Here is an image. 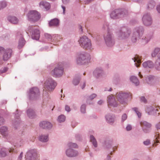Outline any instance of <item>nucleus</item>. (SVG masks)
<instances>
[{
    "instance_id": "79ce46f5",
    "label": "nucleus",
    "mask_w": 160,
    "mask_h": 160,
    "mask_svg": "<svg viewBox=\"0 0 160 160\" xmlns=\"http://www.w3.org/2000/svg\"><path fill=\"white\" fill-rule=\"evenodd\" d=\"M6 154L4 149H2L0 152V156L4 157L6 156Z\"/></svg>"
},
{
    "instance_id": "6e6552de",
    "label": "nucleus",
    "mask_w": 160,
    "mask_h": 160,
    "mask_svg": "<svg viewBox=\"0 0 160 160\" xmlns=\"http://www.w3.org/2000/svg\"><path fill=\"white\" fill-rule=\"evenodd\" d=\"M140 124L142 127V131L145 133L150 132L152 126V124L145 121L142 120L140 122Z\"/></svg>"
},
{
    "instance_id": "2f4dec72",
    "label": "nucleus",
    "mask_w": 160,
    "mask_h": 160,
    "mask_svg": "<svg viewBox=\"0 0 160 160\" xmlns=\"http://www.w3.org/2000/svg\"><path fill=\"white\" fill-rule=\"evenodd\" d=\"M8 19L10 22L13 24H17L18 22V19L15 17H9Z\"/></svg>"
},
{
    "instance_id": "423d86ee",
    "label": "nucleus",
    "mask_w": 160,
    "mask_h": 160,
    "mask_svg": "<svg viewBox=\"0 0 160 160\" xmlns=\"http://www.w3.org/2000/svg\"><path fill=\"white\" fill-rule=\"evenodd\" d=\"M104 38L105 43L107 46L112 47L115 44V39L113 34L108 31L107 34L104 35Z\"/></svg>"
},
{
    "instance_id": "20e7f679",
    "label": "nucleus",
    "mask_w": 160,
    "mask_h": 160,
    "mask_svg": "<svg viewBox=\"0 0 160 160\" xmlns=\"http://www.w3.org/2000/svg\"><path fill=\"white\" fill-rule=\"evenodd\" d=\"M79 43L82 47L86 49H90L92 48L91 40L86 36L80 38Z\"/></svg>"
},
{
    "instance_id": "864d4df0",
    "label": "nucleus",
    "mask_w": 160,
    "mask_h": 160,
    "mask_svg": "<svg viewBox=\"0 0 160 160\" xmlns=\"http://www.w3.org/2000/svg\"><path fill=\"white\" fill-rule=\"evenodd\" d=\"M4 122V119L0 117V125L2 124Z\"/></svg>"
},
{
    "instance_id": "72a5a7b5",
    "label": "nucleus",
    "mask_w": 160,
    "mask_h": 160,
    "mask_svg": "<svg viewBox=\"0 0 160 160\" xmlns=\"http://www.w3.org/2000/svg\"><path fill=\"white\" fill-rule=\"evenodd\" d=\"M27 114L30 118H32L34 117L35 113L32 109H29L27 111Z\"/></svg>"
},
{
    "instance_id": "c9c22d12",
    "label": "nucleus",
    "mask_w": 160,
    "mask_h": 160,
    "mask_svg": "<svg viewBox=\"0 0 160 160\" xmlns=\"http://www.w3.org/2000/svg\"><path fill=\"white\" fill-rule=\"evenodd\" d=\"M40 5L44 6L46 9H49L50 8V4L47 2H40Z\"/></svg>"
},
{
    "instance_id": "de8ad7c7",
    "label": "nucleus",
    "mask_w": 160,
    "mask_h": 160,
    "mask_svg": "<svg viewBox=\"0 0 160 160\" xmlns=\"http://www.w3.org/2000/svg\"><path fill=\"white\" fill-rule=\"evenodd\" d=\"M143 144L146 146H148L150 144V140L149 139H147L143 142Z\"/></svg>"
},
{
    "instance_id": "a878e982",
    "label": "nucleus",
    "mask_w": 160,
    "mask_h": 160,
    "mask_svg": "<svg viewBox=\"0 0 160 160\" xmlns=\"http://www.w3.org/2000/svg\"><path fill=\"white\" fill-rule=\"evenodd\" d=\"M154 77L153 76H148L147 78V81L148 84L150 85H153L155 82Z\"/></svg>"
},
{
    "instance_id": "f8f14e48",
    "label": "nucleus",
    "mask_w": 160,
    "mask_h": 160,
    "mask_svg": "<svg viewBox=\"0 0 160 160\" xmlns=\"http://www.w3.org/2000/svg\"><path fill=\"white\" fill-rule=\"evenodd\" d=\"M107 101L108 105L109 106L116 107L118 105L115 97L112 94L109 95L108 97Z\"/></svg>"
},
{
    "instance_id": "6e6d98bb",
    "label": "nucleus",
    "mask_w": 160,
    "mask_h": 160,
    "mask_svg": "<svg viewBox=\"0 0 160 160\" xmlns=\"http://www.w3.org/2000/svg\"><path fill=\"white\" fill-rule=\"evenodd\" d=\"M96 96V95L95 94H92L89 97L91 99H93Z\"/></svg>"
},
{
    "instance_id": "1a4fd4ad",
    "label": "nucleus",
    "mask_w": 160,
    "mask_h": 160,
    "mask_svg": "<svg viewBox=\"0 0 160 160\" xmlns=\"http://www.w3.org/2000/svg\"><path fill=\"white\" fill-rule=\"evenodd\" d=\"M28 17L29 20L36 21L39 20L40 16L39 13L36 11H30L28 14Z\"/></svg>"
},
{
    "instance_id": "c03bdc74",
    "label": "nucleus",
    "mask_w": 160,
    "mask_h": 160,
    "mask_svg": "<svg viewBox=\"0 0 160 160\" xmlns=\"http://www.w3.org/2000/svg\"><path fill=\"white\" fill-rule=\"evenodd\" d=\"M6 6V4L5 2H0V9L5 8Z\"/></svg>"
},
{
    "instance_id": "3c124183",
    "label": "nucleus",
    "mask_w": 160,
    "mask_h": 160,
    "mask_svg": "<svg viewBox=\"0 0 160 160\" xmlns=\"http://www.w3.org/2000/svg\"><path fill=\"white\" fill-rule=\"evenodd\" d=\"M79 82V81L78 79H75L73 81V84L75 85H78Z\"/></svg>"
},
{
    "instance_id": "69168bd1",
    "label": "nucleus",
    "mask_w": 160,
    "mask_h": 160,
    "mask_svg": "<svg viewBox=\"0 0 160 160\" xmlns=\"http://www.w3.org/2000/svg\"><path fill=\"white\" fill-rule=\"evenodd\" d=\"M133 0L135 2H137L138 3H140L142 1V0Z\"/></svg>"
},
{
    "instance_id": "e433bc0d",
    "label": "nucleus",
    "mask_w": 160,
    "mask_h": 160,
    "mask_svg": "<svg viewBox=\"0 0 160 160\" xmlns=\"http://www.w3.org/2000/svg\"><path fill=\"white\" fill-rule=\"evenodd\" d=\"M90 141L92 143L93 145L95 147H97V141L94 137L92 135L90 136Z\"/></svg>"
},
{
    "instance_id": "9b49d317",
    "label": "nucleus",
    "mask_w": 160,
    "mask_h": 160,
    "mask_svg": "<svg viewBox=\"0 0 160 160\" xmlns=\"http://www.w3.org/2000/svg\"><path fill=\"white\" fill-rule=\"evenodd\" d=\"M143 24L146 26L151 25L152 22V18L149 13H145L142 18Z\"/></svg>"
},
{
    "instance_id": "09e8293b",
    "label": "nucleus",
    "mask_w": 160,
    "mask_h": 160,
    "mask_svg": "<svg viewBox=\"0 0 160 160\" xmlns=\"http://www.w3.org/2000/svg\"><path fill=\"white\" fill-rule=\"evenodd\" d=\"M81 111L82 112L84 113L85 112V105H82L81 107Z\"/></svg>"
},
{
    "instance_id": "cd10ccee",
    "label": "nucleus",
    "mask_w": 160,
    "mask_h": 160,
    "mask_svg": "<svg viewBox=\"0 0 160 160\" xmlns=\"http://www.w3.org/2000/svg\"><path fill=\"white\" fill-rule=\"evenodd\" d=\"M130 80L136 86L139 85V82L137 77L134 76H132L130 78Z\"/></svg>"
},
{
    "instance_id": "0e129e2a",
    "label": "nucleus",
    "mask_w": 160,
    "mask_h": 160,
    "mask_svg": "<svg viewBox=\"0 0 160 160\" xmlns=\"http://www.w3.org/2000/svg\"><path fill=\"white\" fill-rule=\"evenodd\" d=\"M3 51L4 50L3 48L0 47V53H2Z\"/></svg>"
},
{
    "instance_id": "39448f33",
    "label": "nucleus",
    "mask_w": 160,
    "mask_h": 160,
    "mask_svg": "<svg viewBox=\"0 0 160 160\" xmlns=\"http://www.w3.org/2000/svg\"><path fill=\"white\" fill-rule=\"evenodd\" d=\"M116 96L120 103L124 104L127 103V98L129 96V94L128 92L121 91L117 92Z\"/></svg>"
},
{
    "instance_id": "f03ea898",
    "label": "nucleus",
    "mask_w": 160,
    "mask_h": 160,
    "mask_svg": "<svg viewBox=\"0 0 160 160\" xmlns=\"http://www.w3.org/2000/svg\"><path fill=\"white\" fill-rule=\"evenodd\" d=\"M128 10L124 8L116 9L112 12L110 14L111 18L117 19L127 17L128 15Z\"/></svg>"
},
{
    "instance_id": "a211bd4d",
    "label": "nucleus",
    "mask_w": 160,
    "mask_h": 160,
    "mask_svg": "<svg viewBox=\"0 0 160 160\" xmlns=\"http://www.w3.org/2000/svg\"><path fill=\"white\" fill-rule=\"evenodd\" d=\"M17 37V38H19L18 47L19 48H21L25 44L24 40L20 32H18Z\"/></svg>"
},
{
    "instance_id": "bb28decb",
    "label": "nucleus",
    "mask_w": 160,
    "mask_h": 160,
    "mask_svg": "<svg viewBox=\"0 0 160 160\" xmlns=\"http://www.w3.org/2000/svg\"><path fill=\"white\" fill-rule=\"evenodd\" d=\"M112 140H106L104 143V146L108 149L112 147Z\"/></svg>"
},
{
    "instance_id": "6ab92c4d",
    "label": "nucleus",
    "mask_w": 160,
    "mask_h": 160,
    "mask_svg": "<svg viewBox=\"0 0 160 160\" xmlns=\"http://www.w3.org/2000/svg\"><path fill=\"white\" fill-rule=\"evenodd\" d=\"M142 66L143 68L146 69L152 68H153L154 64L152 61H148L143 62Z\"/></svg>"
},
{
    "instance_id": "052dcab7",
    "label": "nucleus",
    "mask_w": 160,
    "mask_h": 160,
    "mask_svg": "<svg viewBox=\"0 0 160 160\" xmlns=\"http://www.w3.org/2000/svg\"><path fill=\"white\" fill-rule=\"evenodd\" d=\"M112 89L111 88H110L109 89H108V88H105V91H111Z\"/></svg>"
},
{
    "instance_id": "7c9ffc66",
    "label": "nucleus",
    "mask_w": 160,
    "mask_h": 160,
    "mask_svg": "<svg viewBox=\"0 0 160 160\" xmlns=\"http://www.w3.org/2000/svg\"><path fill=\"white\" fill-rule=\"evenodd\" d=\"M7 132L8 128L6 127H2L0 128V132L3 136H6L7 135Z\"/></svg>"
},
{
    "instance_id": "412c9836",
    "label": "nucleus",
    "mask_w": 160,
    "mask_h": 160,
    "mask_svg": "<svg viewBox=\"0 0 160 160\" xmlns=\"http://www.w3.org/2000/svg\"><path fill=\"white\" fill-rule=\"evenodd\" d=\"M40 126L43 128H49L52 127L51 123L46 121H43L40 123Z\"/></svg>"
},
{
    "instance_id": "c756f323",
    "label": "nucleus",
    "mask_w": 160,
    "mask_h": 160,
    "mask_svg": "<svg viewBox=\"0 0 160 160\" xmlns=\"http://www.w3.org/2000/svg\"><path fill=\"white\" fill-rule=\"evenodd\" d=\"M156 5L155 2L153 0H151L149 1L148 5V8L149 9H153Z\"/></svg>"
},
{
    "instance_id": "338daca9",
    "label": "nucleus",
    "mask_w": 160,
    "mask_h": 160,
    "mask_svg": "<svg viewBox=\"0 0 160 160\" xmlns=\"http://www.w3.org/2000/svg\"><path fill=\"white\" fill-rule=\"evenodd\" d=\"M138 75L141 78H142L143 77L142 75L141 74L140 72L138 73Z\"/></svg>"
},
{
    "instance_id": "9d476101",
    "label": "nucleus",
    "mask_w": 160,
    "mask_h": 160,
    "mask_svg": "<svg viewBox=\"0 0 160 160\" xmlns=\"http://www.w3.org/2000/svg\"><path fill=\"white\" fill-rule=\"evenodd\" d=\"M26 160H37L38 158V154L35 150H29L25 155Z\"/></svg>"
},
{
    "instance_id": "393cba45",
    "label": "nucleus",
    "mask_w": 160,
    "mask_h": 160,
    "mask_svg": "<svg viewBox=\"0 0 160 160\" xmlns=\"http://www.w3.org/2000/svg\"><path fill=\"white\" fill-rule=\"evenodd\" d=\"M132 60H134V61L135 63V65L137 67H139L141 63V59L140 57L138 55H136L134 58H132Z\"/></svg>"
},
{
    "instance_id": "5fc2aeb1",
    "label": "nucleus",
    "mask_w": 160,
    "mask_h": 160,
    "mask_svg": "<svg viewBox=\"0 0 160 160\" xmlns=\"http://www.w3.org/2000/svg\"><path fill=\"white\" fill-rule=\"evenodd\" d=\"M155 127L157 130L160 129V122L156 124L155 125Z\"/></svg>"
},
{
    "instance_id": "ddd939ff",
    "label": "nucleus",
    "mask_w": 160,
    "mask_h": 160,
    "mask_svg": "<svg viewBox=\"0 0 160 160\" xmlns=\"http://www.w3.org/2000/svg\"><path fill=\"white\" fill-rule=\"evenodd\" d=\"M89 55L86 54H81L77 60L78 64H84L88 62L90 59Z\"/></svg>"
},
{
    "instance_id": "dca6fc26",
    "label": "nucleus",
    "mask_w": 160,
    "mask_h": 160,
    "mask_svg": "<svg viewBox=\"0 0 160 160\" xmlns=\"http://www.w3.org/2000/svg\"><path fill=\"white\" fill-rule=\"evenodd\" d=\"M105 118L108 123L112 124L115 121V116L113 114H108L106 115Z\"/></svg>"
},
{
    "instance_id": "13d9d810",
    "label": "nucleus",
    "mask_w": 160,
    "mask_h": 160,
    "mask_svg": "<svg viewBox=\"0 0 160 160\" xmlns=\"http://www.w3.org/2000/svg\"><path fill=\"white\" fill-rule=\"evenodd\" d=\"M65 109L66 111H67L68 112H69L70 111V108L67 105H66L65 106Z\"/></svg>"
},
{
    "instance_id": "4468645a",
    "label": "nucleus",
    "mask_w": 160,
    "mask_h": 160,
    "mask_svg": "<svg viewBox=\"0 0 160 160\" xmlns=\"http://www.w3.org/2000/svg\"><path fill=\"white\" fill-rule=\"evenodd\" d=\"M51 73L53 76L55 77L61 76L63 73V68L62 65L60 67L59 66L56 67L54 70L52 71Z\"/></svg>"
},
{
    "instance_id": "4c0bfd02",
    "label": "nucleus",
    "mask_w": 160,
    "mask_h": 160,
    "mask_svg": "<svg viewBox=\"0 0 160 160\" xmlns=\"http://www.w3.org/2000/svg\"><path fill=\"white\" fill-rule=\"evenodd\" d=\"M39 140L42 142H46L48 140L47 136L41 135L39 137Z\"/></svg>"
},
{
    "instance_id": "473e14b6",
    "label": "nucleus",
    "mask_w": 160,
    "mask_h": 160,
    "mask_svg": "<svg viewBox=\"0 0 160 160\" xmlns=\"http://www.w3.org/2000/svg\"><path fill=\"white\" fill-rule=\"evenodd\" d=\"M160 52V48H155L152 53V56L155 57L158 53Z\"/></svg>"
},
{
    "instance_id": "e2e57ef3",
    "label": "nucleus",
    "mask_w": 160,
    "mask_h": 160,
    "mask_svg": "<svg viewBox=\"0 0 160 160\" xmlns=\"http://www.w3.org/2000/svg\"><path fill=\"white\" fill-rule=\"evenodd\" d=\"M23 153L22 152H21L20 154V156L19 157V160H21V158H22V156Z\"/></svg>"
},
{
    "instance_id": "2eb2a0df",
    "label": "nucleus",
    "mask_w": 160,
    "mask_h": 160,
    "mask_svg": "<svg viewBox=\"0 0 160 160\" xmlns=\"http://www.w3.org/2000/svg\"><path fill=\"white\" fill-rule=\"evenodd\" d=\"M39 90L37 88H33L30 90L29 96L30 98L35 97L38 95Z\"/></svg>"
},
{
    "instance_id": "774afa93",
    "label": "nucleus",
    "mask_w": 160,
    "mask_h": 160,
    "mask_svg": "<svg viewBox=\"0 0 160 160\" xmlns=\"http://www.w3.org/2000/svg\"><path fill=\"white\" fill-rule=\"evenodd\" d=\"M62 9H63V14H64L65 11V7H64V6H62Z\"/></svg>"
},
{
    "instance_id": "680f3d73",
    "label": "nucleus",
    "mask_w": 160,
    "mask_h": 160,
    "mask_svg": "<svg viewBox=\"0 0 160 160\" xmlns=\"http://www.w3.org/2000/svg\"><path fill=\"white\" fill-rule=\"evenodd\" d=\"M8 68L6 67L4 68L2 72V73H4L6 72V71H8Z\"/></svg>"
},
{
    "instance_id": "ea45409f",
    "label": "nucleus",
    "mask_w": 160,
    "mask_h": 160,
    "mask_svg": "<svg viewBox=\"0 0 160 160\" xmlns=\"http://www.w3.org/2000/svg\"><path fill=\"white\" fill-rule=\"evenodd\" d=\"M132 110L134 111L136 113L138 117L140 118L141 116V113L139 111H138V108H132Z\"/></svg>"
},
{
    "instance_id": "bf43d9fd",
    "label": "nucleus",
    "mask_w": 160,
    "mask_h": 160,
    "mask_svg": "<svg viewBox=\"0 0 160 160\" xmlns=\"http://www.w3.org/2000/svg\"><path fill=\"white\" fill-rule=\"evenodd\" d=\"M100 74H101V76H104V75H105V73L104 72V71L103 70H102L101 69Z\"/></svg>"
},
{
    "instance_id": "c85d7f7f",
    "label": "nucleus",
    "mask_w": 160,
    "mask_h": 160,
    "mask_svg": "<svg viewBox=\"0 0 160 160\" xmlns=\"http://www.w3.org/2000/svg\"><path fill=\"white\" fill-rule=\"evenodd\" d=\"M151 38V36L150 35H146L143 36L141 38L142 41L144 44H146L150 40Z\"/></svg>"
},
{
    "instance_id": "603ef678",
    "label": "nucleus",
    "mask_w": 160,
    "mask_h": 160,
    "mask_svg": "<svg viewBox=\"0 0 160 160\" xmlns=\"http://www.w3.org/2000/svg\"><path fill=\"white\" fill-rule=\"evenodd\" d=\"M132 129V127L130 125H128L126 128V129L127 131H129L131 130Z\"/></svg>"
},
{
    "instance_id": "8fccbe9b",
    "label": "nucleus",
    "mask_w": 160,
    "mask_h": 160,
    "mask_svg": "<svg viewBox=\"0 0 160 160\" xmlns=\"http://www.w3.org/2000/svg\"><path fill=\"white\" fill-rule=\"evenodd\" d=\"M140 100L141 102L145 103H146L147 102V100L144 97H141L140 98Z\"/></svg>"
},
{
    "instance_id": "0eeeda50",
    "label": "nucleus",
    "mask_w": 160,
    "mask_h": 160,
    "mask_svg": "<svg viewBox=\"0 0 160 160\" xmlns=\"http://www.w3.org/2000/svg\"><path fill=\"white\" fill-rule=\"evenodd\" d=\"M57 85V83L52 79H49L47 80L44 83V89L43 90L52 91L54 90Z\"/></svg>"
},
{
    "instance_id": "f704fd0d",
    "label": "nucleus",
    "mask_w": 160,
    "mask_h": 160,
    "mask_svg": "<svg viewBox=\"0 0 160 160\" xmlns=\"http://www.w3.org/2000/svg\"><path fill=\"white\" fill-rule=\"evenodd\" d=\"M59 23V21L58 19H54L51 20L49 23L50 26H57Z\"/></svg>"
},
{
    "instance_id": "a19ab883",
    "label": "nucleus",
    "mask_w": 160,
    "mask_h": 160,
    "mask_svg": "<svg viewBox=\"0 0 160 160\" xmlns=\"http://www.w3.org/2000/svg\"><path fill=\"white\" fill-rule=\"evenodd\" d=\"M65 117L63 115H61L58 117V121L60 122H64L65 120Z\"/></svg>"
},
{
    "instance_id": "4d7b16f0",
    "label": "nucleus",
    "mask_w": 160,
    "mask_h": 160,
    "mask_svg": "<svg viewBox=\"0 0 160 160\" xmlns=\"http://www.w3.org/2000/svg\"><path fill=\"white\" fill-rule=\"evenodd\" d=\"M156 9L158 12L160 14V4L157 6Z\"/></svg>"
},
{
    "instance_id": "5701e85b",
    "label": "nucleus",
    "mask_w": 160,
    "mask_h": 160,
    "mask_svg": "<svg viewBox=\"0 0 160 160\" xmlns=\"http://www.w3.org/2000/svg\"><path fill=\"white\" fill-rule=\"evenodd\" d=\"M40 32L38 29H35L32 32V38L33 39L38 40L40 37Z\"/></svg>"
},
{
    "instance_id": "f257e3e1",
    "label": "nucleus",
    "mask_w": 160,
    "mask_h": 160,
    "mask_svg": "<svg viewBox=\"0 0 160 160\" xmlns=\"http://www.w3.org/2000/svg\"><path fill=\"white\" fill-rule=\"evenodd\" d=\"M130 29L125 27L120 28L116 32L118 39L119 40H125L129 37L131 34Z\"/></svg>"
},
{
    "instance_id": "58836bf2",
    "label": "nucleus",
    "mask_w": 160,
    "mask_h": 160,
    "mask_svg": "<svg viewBox=\"0 0 160 160\" xmlns=\"http://www.w3.org/2000/svg\"><path fill=\"white\" fill-rule=\"evenodd\" d=\"M155 139L154 140V144H156V146L157 145V144L159 142V141L158 139H159V134L158 132H156L155 136Z\"/></svg>"
},
{
    "instance_id": "f3484780",
    "label": "nucleus",
    "mask_w": 160,
    "mask_h": 160,
    "mask_svg": "<svg viewBox=\"0 0 160 160\" xmlns=\"http://www.w3.org/2000/svg\"><path fill=\"white\" fill-rule=\"evenodd\" d=\"M12 50L9 49L6 50L4 52L3 55V59L4 61H7L11 57L12 53Z\"/></svg>"
},
{
    "instance_id": "7ed1b4c3",
    "label": "nucleus",
    "mask_w": 160,
    "mask_h": 160,
    "mask_svg": "<svg viewBox=\"0 0 160 160\" xmlns=\"http://www.w3.org/2000/svg\"><path fill=\"white\" fill-rule=\"evenodd\" d=\"M144 31L142 26H140L136 27L134 29L131 40L133 43L136 42L142 35Z\"/></svg>"
},
{
    "instance_id": "a18cd8bd",
    "label": "nucleus",
    "mask_w": 160,
    "mask_h": 160,
    "mask_svg": "<svg viewBox=\"0 0 160 160\" xmlns=\"http://www.w3.org/2000/svg\"><path fill=\"white\" fill-rule=\"evenodd\" d=\"M127 115L125 113L123 114L122 117V122H123L124 121L127 119Z\"/></svg>"
},
{
    "instance_id": "37998d69",
    "label": "nucleus",
    "mask_w": 160,
    "mask_h": 160,
    "mask_svg": "<svg viewBox=\"0 0 160 160\" xmlns=\"http://www.w3.org/2000/svg\"><path fill=\"white\" fill-rule=\"evenodd\" d=\"M110 155H112V151H110L109 153L107 155L106 158H105L104 160H111V157L110 156Z\"/></svg>"
},
{
    "instance_id": "aec40b11",
    "label": "nucleus",
    "mask_w": 160,
    "mask_h": 160,
    "mask_svg": "<svg viewBox=\"0 0 160 160\" xmlns=\"http://www.w3.org/2000/svg\"><path fill=\"white\" fill-rule=\"evenodd\" d=\"M66 153L67 156L69 157H75L78 154V152L70 148L66 151Z\"/></svg>"
},
{
    "instance_id": "49530a36",
    "label": "nucleus",
    "mask_w": 160,
    "mask_h": 160,
    "mask_svg": "<svg viewBox=\"0 0 160 160\" xmlns=\"http://www.w3.org/2000/svg\"><path fill=\"white\" fill-rule=\"evenodd\" d=\"M68 145L71 148H76L77 147V144L74 143H69Z\"/></svg>"
},
{
    "instance_id": "4be33fe9",
    "label": "nucleus",
    "mask_w": 160,
    "mask_h": 160,
    "mask_svg": "<svg viewBox=\"0 0 160 160\" xmlns=\"http://www.w3.org/2000/svg\"><path fill=\"white\" fill-rule=\"evenodd\" d=\"M146 112L149 115H154L158 111L157 109L154 108L150 106L148 107L146 110Z\"/></svg>"
},
{
    "instance_id": "b1692460",
    "label": "nucleus",
    "mask_w": 160,
    "mask_h": 160,
    "mask_svg": "<svg viewBox=\"0 0 160 160\" xmlns=\"http://www.w3.org/2000/svg\"><path fill=\"white\" fill-rule=\"evenodd\" d=\"M154 68L156 70L160 71V52L157 56V59L155 62Z\"/></svg>"
}]
</instances>
